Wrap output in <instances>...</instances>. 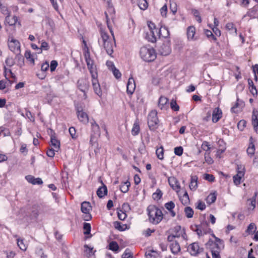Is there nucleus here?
<instances>
[{"instance_id": "1", "label": "nucleus", "mask_w": 258, "mask_h": 258, "mask_svg": "<svg viewBox=\"0 0 258 258\" xmlns=\"http://www.w3.org/2000/svg\"><path fill=\"white\" fill-rule=\"evenodd\" d=\"M149 221L153 224L159 223L163 219L162 211L154 205H150L147 208Z\"/></svg>"}, {"instance_id": "2", "label": "nucleus", "mask_w": 258, "mask_h": 258, "mask_svg": "<svg viewBox=\"0 0 258 258\" xmlns=\"http://www.w3.org/2000/svg\"><path fill=\"white\" fill-rule=\"evenodd\" d=\"M101 37L103 41V46L106 50V53L110 56L113 52V47L115 45V39L113 34V39L109 38L107 33L103 30L100 31Z\"/></svg>"}, {"instance_id": "3", "label": "nucleus", "mask_w": 258, "mask_h": 258, "mask_svg": "<svg viewBox=\"0 0 258 258\" xmlns=\"http://www.w3.org/2000/svg\"><path fill=\"white\" fill-rule=\"evenodd\" d=\"M141 58L146 61H152L156 58V53L152 47H142L140 51Z\"/></svg>"}, {"instance_id": "4", "label": "nucleus", "mask_w": 258, "mask_h": 258, "mask_svg": "<svg viewBox=\"0 0 258 258\" xmlns=\"http://www.w3.org/2000/svg\"><path fill=\"white\" fill-rule=\"evenodd\" d=\"M159 120L157 117V112L156 110H152L148 115V124L151 130H154L157 128Z\"/></svg>"}, {"instance_id": "5", "label": "nucleus", "mask_w": 258, "mask_h": 258, "mask_svg": "<svg viewBox=\"0 0 258 258\" xmlns=\"http://www.w3.org/2000/svg\"><path fill=\"white\" fill-rule=\"evenodd\" d=\"M85 60L87 63L88 69L91 74L92 78H97V73L95 67L94 66L93 60L90 58V52L87 51L85 54Z\"/></svg>"}, {"instance_id": "6", "label": "nucleus", "mask_w": 258, "mask_h": 258, "mask_svg": "<svg viewBox=\"0 0 258 258\" xmlns=\"http://www.w3.org/2000/svg\"><path fill=\"white\" fill-rule=\"evenodd\" d=\"M107 3L108 6L107 11L105 12V15L106 19L107 27L110 31V32L111 33V35H113V30L111 27L109 25V17H110L112 21H113V20L115 18V10L109 1H107Z\"/></svg>"}, {"instance_id": "7", "label": "nucleus", "mask_w": 258, "mask_h": 258, "mask_svg": "<svg viewBox=\"0 0 258 258\" xmlns=\"http://www.w3.org/2000/svg\"><path fill=\"white\" fill-rule=\"evenodd\" d=\"M148 26L150 29V34H147V39L151 42L156 41V37L158 35V29L156 28L155 24L152 22H148Z\"/></svg>"}, {"instance_id": "8", "label": "nucleus", "mask_w": 258, "mask_h": 258, "mask_svg": "<svg viewBox=\"0 0 258 258\" xmlns=\"http://www.w3.org/2000/svg\"><path fill=\"white\" fill-rule=\"evenodd\" d=\"M208 224L207 222L202 223L201 225H194L191 226L192 230L197 232V234L201 236L204 234H207L208 232Z\"/></svg>"}, {"instance_id": "9", "label": "nucleus", "mask_w": 258, "mask_h": 258, "mask_svg": "<svg viewBox=\"0 0 258 258\" xmlns=\"http://www.w3.org/2000/svg\"><path fill=\"white\" fill-rule=\"evenodd\" d=\"M77 114L79 120L84 124H87L89 122V117L86 112L83 110L81 107L77 108Z\"/></svg>"}, {"instance_id": "10", "label": "nucleus", "mask_w": 258, "mask_h": 258, "mask_svg": "<svg viewBox=\"0 0 258 258\" xmlns=\"http://www.w3.org/2000/svg\"><path fill=\"white\" fill-rule=\"evenodd\" d=\"M158 52L162 55L166 56L171 52V48L168 42L162 43L158 48Z\"/></svg>"}, {"instance_id": "11", "label": "nucleus", "mask_w": 258, "mask_h": 258, "mask_svg": "<svg viewBox=\"0 0 258 258\" xmlns=\"http://www.w3.org/2000/svg\"><path fill=\"white\" fill-rule=\"evenodd\" d=\"M9 47L14 53H19L20 51V44L19 42L13 38L9 41Z\"/></svg>"}, {"instance_id": "12", "label": "nucleus", "mask_w": 258, "mask_h": 258, "mask_svg": "<svg viewBox=\"0 0 258 258\" xmlns=\"http://www.w3.org/2000/svg\"><path fill=\"white\" fill-rule=\"evenodd\" d=\"M206 246L207 248H209L211 252L213 251H220L222 248L224 247L219 245L217 242H214V241L209 239V241L206 243Z\"/></svg>"}, {"instance_id": "13", "label": "nucleus", "mask_w": 258, "mask_h": 258, "mask_svg": "<svg viewBox=\"0 0 258 258\" xmlns=\"http://www.w3.org/2000/svg\"><path fill=\"white\" fill-rule=\"evenodd\" d=\"M78 87L80 91L84 93L85 98L86 97V92L89 89V85L88 81L85 79H80L78 81Z\"/></svg>"}, {"instance_id": "14", "label": "nucleus", "mask_w": 258, "mask_h": 258, "mask_svg": "<svg viewBox=\"0 0 258 258\" xmlns=\"http://www.w3.org/2000/svg\"><path fill=\"white\" fill-rule=\"evenodd\" d=\"M222 116V110L219 107L215 108L212 112V121L214 123L218 122Z\"/></svg>"}, {"instance_id": "15", "label": "nucleus", "mask_w": 258, "mask_h": 258, "mask_svg": "<svg viewBox=\"0 0 258 258\" xmlns=\"http://www.w3.org/2000/svg\"><path fill=\"white\" fill-rule=\"evenodd\" d=\"M51 134V145L53 147V149H55L56 152H57L60 148V142L58 141L55 136V133L52 130H50Z\"/></svg>"}, {"instance_id": "16", "label": "nucleus", "mask_w": 258, "mask_h": 258, "mask_svg": "<svg viewBox=\"0 0 258 258\" xmlns=\"http://www.w3.org/2000/svg\"><path fill=\"white\" fill-rule=\"evenodd\" d=\"M126 87L127 93L130 94H132L136 88L135 82L133 77H130L128 79Z\"/></svg>"}, {"instance_id": "17", "label": "nucleus", "mask_w": 258, "mask_h": 258, "mask_svg": "<svg viewBox=\"0 0 258 258\" xmlns=\"http://www.w3.org/2000/svg\"><path fill=\"white\" fill-rule=\"evenodd\" d=\"M196 28L194 26H189L187 29V36L189 40H196L198 37L195 36Z\"/></svg>"}, {"instance_id": "18", "label": "nucleus", "mask_w": 258, "mask_h": 258, "mask_svg": "<svg viewBox=\"0 0 258 258\" xmlns=\"http://www.w3.org/2000/svg\"><path fill=\"white\" fill-rule=\"evenodd\" d=\"M97 78H92V86L95 93L99 96H101L102 94V91Z\"/></svg>"}, {"instance_id": "19", "label": "nucleus", "mask_w": 258, "mask_h": 258, "mask_svg": "<svg viewBox=\"0 0 258 258\" xmlns=\"http://www.w3.org/2000/svg\"><path fill=\"white\" fill-rule=\"evenodd\" d=\"M252 124L256 132H258V111L254 109L252 112Z\"/></svg>"}, {"instance_id": "20", "label": "nucleus", "mask_w": 258, "mask_h": 258, "mask_svg": "<svg viewBox=\"0 0 258 258\" xmlns=\"http://www.w3.org/2000/svg\"><path fill=\"white\" fill-rule=\"evenodd\" d=\"M102 186H100L97 190V195L99 198H102L104 197L107 194V188L106 186L103 183L102 180L100 181Z\"/></svg>"}, {"instance_id": "21", "label": "nucleus", "mask_w": 258, "mask_h": 258, "mask_svg": "<svg viewBox=\"0 0 258 258\" xmlns=\"http://www.w3.org/2000/svg\"><path fill=\"white\" fill-rule=\"evenodd\" d=\"M188 250L192 255H196L200 252L198 243L194 242L188 246Z\"/></svg>"}, {"instance_id": "22", "label": "nucleus", "mask_w": 258, "mask_h": 258, "mask_svg": "<svg viewBox=\"0 0 258 258\" xmlns=\"http://www.w3.org/2000/svg\"><path fill=\"white\" fill-rule=\"evenodd\" d=\"M168 99L167 98L161 96L158 101V107L161 109H166L168 107L167 103Z\"/></svg>"}, {"instance_id": "23", "label": "nucleus", "mask_w": 258, "mask_h": 258, "mask_svg": "<svg viewBox=\"0 0 258 258\" xmlns=\"http://www.w3.org/2000/svg\"><path fill=\"white\" fill-rule=\"evenodd\" d=\"M27 180L33 184H41L43 183L40 178H35L32 175H27L26 176Z\"/></svg>"}, {"instance_id": "24", "label": "nucleus", "mask_w": 258, "mask_h": 258, "mask_svg": "<svg viewBox=\"0 0 258 258\" xmlns=\"http://www.w3.org/2000/svg\"><path fill=\"white\" fill-rule=\"evenodd\" d=\"M91 129L94 135L100 136V130L99 125L96 122V121L93 119L91 122Z\"/></svg>"}, {"instance_id": "25", "label": "nucleus", "mask_w": 258, "mask_h": 258, "mask_svg": "<svg viewBox=\"0 0 258 258\" xmlns=\"http://www.w3.org/2000/svg\"><path fill=\"white\" fill-rule=\"evenodd\" d=\"M168 181L170 185L174 189H179L180 188V186L179 183L177 180V179L174 177H168Z\"/></svg>"}, {"instance_id": "26", "label": "nucleus", "mask_w": 258, "mask_h": 258, "mask_svg": "<svg viewBox=\"0 0 258 258\" xmlns=\"http://www.w3.org/2000/svg\"><path fill=\"white\" fill-rule=\"evenodd\" d=\"M170 248L173 254H177L180 251V245L176 241H175L170 244Z\"/></svg>"}, {"instance_id": "27", "label": "nucleus", "mask_w": 258, "mask_h": 258, "mask_svg": "<svg viewBox=\"0 0 258 258\" xmlns=\"http://www.w3.org/2000/svg\"><path fill=\"white\" fill-rule=\"evenodd\" d=\"M198 177L196 175L191 176L190 183L189 187L191 190H195L198 187Z\"/></svg>"}, {"instance_id": "28", "label": "nucleus", "mask_w": 258, "mask_h": 258, "mask_svg": "<svg viewBox=\"0 0 258 258\" xmlns=\"http://www.w3.org/2000/svg\"><path fill=\"white\" fill-rule=\"evenodd\" d=\"M92 207L89 202H84L82 203L81 211L83 213H89Z\"/></svg>"}, {"instance_id": "29", "label": "nucleus", "mask_w": 258, "mask_h": 258, "mask_svg": "<svg viewBox=\"0 0 258 258\" xmlns=\"http://www.w3.org/2000/svg\"><path fill=\"white\" fill-rule=\"evenodd\" d=\"M169 35V32L165 27H161L159 31H158V35L159 37L166 38Z\"/></svg>"}, {"instance_id": "30", "label": "nucleus", "mask_w": 258, "mask_h": 258, "mask_svg": "<svg viewBox=\"0 0 258 258\" xmlns=\"http://www.w3.org/2000/svg\"><path fill=\"white\" fill-rule=\"evenodd\" d=\"M6 22L8 23V24L10 26H14L15 25L18 21V18L17 16H14L12 18L10 17V15L6 16Z\"/></svg>"}, {"instance_id": "31", "label": "nucleus", "mask_w": 258, "mask_h": 258, "mask_svg": "<svg viewBox=\"0 0 258 258\" xmlns=\"http://www.w3.org/2000/svg\"><path fill=\"white\" fill-rule=\"evenodd\" d=\"M84 247L85 253L88 258H93L94 252H93V247H90L88 245L85 244Z\"/></svg>"}, {"instance_id": "32", "label": "nucleus", "mask_w": 258, "mask_h": 258, "mask_svg": "<svg viewBox=\"0 0 258 258\" xmlns=\"http://www.w3.org/2000/svg\"><path fill=\"white\" fill-rule=\"evenodd\" d=\"M244 173L240 172L239 174H236L233 176V182L236 185H238L241 183V179L244 176Z\"/></svg>"}, {"instance_id": "33", "label": "nucleus", "mask_w": 258, "mask_h": 258, "mask_svg": "<svg viewBox=\"0 0 258 258\" xmlns=\"http://www.w3.org/2000/svg\"><path fill=\"white\" fill-rule=\"evenodd\" d=\"M217 198V195L216 192L211 193L206 198V202L209 204L214 203Z\"/></svg>"}, {"instance_id": "34", "label": "nucleus", "mask_w": 258, "mask_h": 258, "mask_svg": "<svg viewBox=\"0 0 258 258\" xmlns=\"http://www.w3.org/2000/svg\"><path fill=\"white\" fill-rule=\"evenodd\" d=\"M113 226L115 229L120 231L125 230L127 228L126 225L124 224L121 225V223L118 221L113 222Z\"/></svg>"}, {"instance_id": "35", "label": "nucleus", "mask_w": 258, "mask_h": 258, "mask_svg": "<svg viewBox=\"0 0 258 258\" xmlns=\"http://www.w3.org/2000/svg\"><path fill=\"white\" fill-rule=\"evenodd\" d=\"M140 132V126L139 122L136 121L135 122L133 125V127L132 130V134L133 136L137 135Z\"/></svg>"}, {"instance_id": "36", "label": "nucleus", "mask_w": 258, "mask_h": 258, "mask_svg": "<svg viewBox=\"0 0 258 258\" xmlns=\"http://www.w3.org/2000/svg\"><path fill=\"white\" fill-rule=\"evenodd\" d=\"M246 152L248 155L250 157H251L254 155L255 152V146L252 143H250L249 144V147L247 149Z\"/></svg>"}, {"instance_id": "37", "label": "nucleus", "mask_w": 258, "mask_h": 258, "mask_svg": "<svg viewBox=\"0 0 258 258\" xmlns=\"http://www.w3.org/2000/svg\"><path fill=\"white\" fill-rule=\"evenodd\" d=\"M256 229V227L255 224L253 223H251L248 226L246 232L248 234H253L255 232Z\"/></svg>"}, {"instance_id": "38", "label": "nucleus", "mask_w": 258, "mask_h": 258, "mask_svg": "<svg viewBox=\"0 0 258 258\" xmlns=\"http://www.w3.org/2000/svg\"><path fill=\"white\" fill-rule=\"evenodd\" d=\"M138 6L141 10H145L148 8V4L146 0H138Z\"/></svg>"}, {"instance_id": "39", "label": "nucleus", "mask_w": 258, "mask_h": 258, "mask_svg": "<svg viewBox=\"0 0 258 258\" xmlns=\"http://www.w3.org/2000/svg\"><path fill=\"white\" fill-rule=\"evenodd\" d=\"M130 186V182H128V181L125 182L120 186V189L122 192L125 193V192H127V191L128 190Z\"/></svg>"}, {"instance_id": "40", "label": "nucleus", "mask_w": 258, "mask_h": 258, "mask_svg": "<svg viewBox=\"0 0 258 258\" xmlns=\"http://www.w3.org/2000/svg\"><path fill=\"white\" fill-rule=\"evenodd\" d=\"M156 154L157 157L160 160H162L164 158V149L162 147L158 148L156 151Z\"/></svg>"}, {"instance_id": "41", "label": "nucleus", "mask_w": 258, "mask_h": 258, "mask_svg": "<svg viewBox=\"0 0 258 258\" xmlns=\"http://www.w3.org/2000/svg\"><path fill=\"white\" fill-rule=\"evenodd\" d=\"M184 212L186 216L188 218H191L194 215V211L190 207H186L184 209Z\"/></svg>"}, {"instance_id": "42", "label": "nucleus", "mask_w": 258, "mask_h": 258, "mask_svg": "<svg viewBox=\"0 0 258 258\" xmlns=\"http://www.w3.org/2000/svg\"><path fill=\"white\" fill-rule=\"evenodd\" d=\"M182 203L184 205L188 204L189 202V198L187 192L185 191L183 196L180 198Z\"/></svg>"}, {"instance_id": "43", "label": "nucleus", "mask_w": 258, "mask_h": 258, "mask_svg": "<svg viewBox=\"0 0 258 258\" xmlns=\"http://www.w3.org/2000/svg\"><path fill=\"white\" fill-rule=\"evenodd\" d=\"M0 11L2 14L7 16L10 14V12L8 10L7 7L3 5L1 3H0Z\"/></svg>"}, {"instance_id": "44", "label": "nucleus", "mask_w": 258, "mask_h": 258, "mask_svg": "<svg viewBox=\"0 0 258 258\" xmlns=\"http://www.w3.org/2000/svg\"><path fill=\"white\" fill-rule=\"evenodd\" d=\"M83 229L84 230V234L87 235L90 234L91 229V225L88 223H84L83 225Z\"/></svg>"}, {"instance_id": "45", "label": "nucleus", "mask_w": 258, "mask_h": 258, "mask_svg": "<svg viewBox=\"0 0 258 258\" xmlns=\"http://www.w3.org/2000/svg\"><path fill=\"white\" fill-rule=\"evenodd\" d=\"M109 249L113 251H117L119 248L117 243L115 241H112L109 245Z\"/></svg>"}, {"instance_id": "46", "label": "nucleus", "mask_w": 258, "mask_h": 258, "mask_svg": "<svg viewBox=\"0 0 258 258\" xmlns=\"http://www.w3.org/2000/svg\"><path fill=\"white\" fill-rule=\"evenodd\" d=\"M202 149L206 151V153H209L210 152V150L211 149L210 145L209 144V143L207 141L203 142L202 146Z\"/></svg>"}, {"instance_id": "47", "label": "nucleus", "mask_w": 258, "mask_h": 258, "mask_svg": "<svg viewBox=\"0 0 258 258\" xmlns=\"http://www.w3.org/2000/svg\"><path fill=\"white\" fill-rule=\"evenodd\" d=\"M17 244L19 248L23 251H25L27 249V246L24 243L22 239H17Z\"/></svg>"}, {"instance_id": "48", "label": "nucleus", "mask_w": 258, "mask_h": 258, "mask_svg": "<svg viewBox=\"0 0 258 258\" xmlns=\"http://www.w3.org/2000/svg\"><path fill=\"white\" fill-rule=\"evenodd\" d=\"M170 107L171 108L175 111H178L179 109V107L178 105L176 103V101L172 100L170 102Z\"/></svg>"}, {"instance_id": "49", "label": "nucleus", "mask_w": 258, "mask_h": 258, "mask_svg": "<svg viewBox=\"0 0 258 258\" xmlns=\"http://www.w3.org/2000/svg\"><path fill=\"white\" fill-rule=\"evenodd\" d=\"M111 70L112 71L113 75L116 79H118L121 77V74L120 72L115 67H113V68H112Z\"/></svg>"}, {"instance_id": "50", "label": "nucleus", "mask_w": 258, "mask_h": 258, "mask_svg": "<svg viewBox=\"0 0 258 258\" xmlns=\"http://www.w3.org/2000/svg\"><path fill=\"white\" fill-rule=\"evenodd\" d=\"M246 124V121L245 120H241L237 123V127L240 131H243Z\"/></svg>"}, {"instance_id": "51", "label": "nucleus", "mask_w": 258, "mask_h": 258, "mask_svg": "<svg viewBox=\"0 0 258 258\" xmlns=\"http://www.w3.org/2000/svg\"><path fill=\"white\" fill-rule=\"evenodd\" d=\"M205 160L208 164H212L214 162L213 159L210 156V152L205 154Z\"/></svg>"}, {"instance_id": "52", "label": "nucleus", "mask_w": 258, "mask_h": 258, "mask_svg": "<svg viewBox=\"0 0 258 258\" xmlns=\"http://www.w3.org/2000/svg\"><path fill=\"white\" fill-rule=\"evenodd\" d=\"M170 9L173 14H175L177 12V5L174 2H170Z\"/></svg>"}, {"instance_id": "53", "label": "nucleus", "mask_w": 258, "mask_h": 258, "mask_svg": "<svg viewBox=\"0 0 258 258\" xmlns=\"http://www.w3.org/2000/svg\"><path fill=\"white\" fill-rule=\"evenodd\" d=\"M165 207L169 211H171L174 208L175 205L172 201H170L166 203Z\"/></svg>"}, {"instance_id": "54", "label": "nucleus", "mask_w": 258, "mask_h": 258, "mask_svg": "<svg viewBox=\"0 0 258 258\" xmlns=\"http://www.w3.org/2000/svg\"><path fill=\"white\" fill-rule=\"evenodd\" d=\"M25 57L27 59H29L33 64H34V59L33 58L32 55H31L30 51H26L25 53Z\"/></svg>"}, {"instance_id": "55", "label": "nucleus", "mask_w": 258, "mask_h": 258, "mask_svg": "<svg viewBox=\"0 0 258 258\" xmlns=\"http://www.w3.org/2000/svg\"><path fill=\"white\" fill-rule=\"evenodd\" d=\"M162 194L160 190H157L156 192L154 193L153 195V198L154 200H159L162 197Z\"/></svg>"}, {"instance_id": "56", "label": "nucleus", "mask_w": 258, "mask_h": 258, "mask_svg": "<svg viewBox=\"0 0 258 258\" xmlns=\"http://www.w3.org/2000/svg\"><path fill=\"white\" fill-rule=\"evenodd\" d=\"M174 153L178 156H181L183 153V148L182 147H177L174 148Z\"/></svg>"}, {"instance_id": "57", "label": "nucleus", "mask_w": 258, "mask_h": 258, "mask_svg": "<svg viewBox=\"0 0 258 258\" xmlns=\"http://www.w3.org/2000/svg\"><path fill=\"white\" fill-rule=\"evenodd\" d=\"M58 65V63H57V62L56 60H52L51 61V63H50V71L51 72H53L56 68L57 67Z\"/></svg>"}, {"instance_id": "58", "label": "nucleus", "mask_w": 258, "mask_h": 258, "mask_svg": "<svg viewBox=\"0 0 258 258\" xmlns=\"http://www.w3.org/2000/svg\"><path fill=\"white\" fill-rule=\"evenodd\" d=\"M204 178L210 182H213L215 180V177L213 175L209 174H205L204 175Z\"/></svg>"}, {"instance_id": "59", "label": "nucleus", "mask_w": 258, "mask_h": 258, "mask_svg": "<svg viewBox=\"0 0 258 258\" xmlns=\"http://www.w3.org/2000/svg\"><path fill=\"white\" fill-rule=\"evenodd\" d=\"M160 13L162 16L166 17L167 13V7L166 5H164L160 9Z\"/></svg>"}, {"instance_id": "60", "label": "nucleus", "mask_w": 258, "mask_h": 258, "mask_svg": "<svg viewBox=\"0 0 258 258\" xmlns=\"http://www.w3.org/2000/svg\"><path fill=\"white\" fill-rule=\"evenodd\" d=\"M55 151V149H49L47 151V155L49 157L53 158L54 156Z\"/></svg>"}, {"instance_id": "61", "label": "nucleus", "mask_w": 258, "mask_h": 258, "mask_svg": "<svg viewBox=\"0 0 258 258\" xmlns=\"http://www.w3.org/2000/svg\"><path fill=\"white\" fill-rule=\"evenodd\" d=\"M69 131L73 139H76L77 138L76 136V130L74 127H70Z\"/></svg>"}, {"instance_id": "62", "label": "nucleus", "mask_w": 258, "mask_h": 258, "mask_svg": "<svg viewBox=\"0 0 258 258\" xmlns=\"http://www.w3.org/2000/svg\"><path fill=\"white\" fill-rule=\"evenodd\" d=\"M117 215H118V218L120 220H124L126 217V213L123 212L122 211H120V212H118Z\"/></svg>"}, {"instance_id": "63", "label": "nucleus", "mask_w": 258, "mask_h": 258, "mask_svg": "<svg viewBox=\"0 0 258 258\" xmlns=\"http://www.w3.org/2000/svg\"><path fill=\"white\" fill-rule=\"evenodd\" d=\"M49 67V65L48 62L46 61L45 62L43 63L41 65V71L42 72H46V71L48 70Z\"/></svg>"}, {"instance_id": "64", "label": "nucleus", "mask_w": 258, "mask_h": 258, "mask_svg": "<svg viewBox=\"0 0 258 258\" xmlns=\"http://www.w3.org/2000/svg\"><path fill=\"white\" fill-rule=\"evenodd\" d=\"M127 250H125L124 253L122 255V258H133L132 254L130 252H127Z\"/></svg>"}]
</instances>
